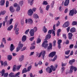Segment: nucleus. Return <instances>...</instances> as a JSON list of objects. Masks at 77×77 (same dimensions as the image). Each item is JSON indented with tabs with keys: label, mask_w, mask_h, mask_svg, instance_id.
<instances>
[{
	"label": "nucleus",
	"mask_w": 77,
	"mask_h": 77,
	"mask_svg": "<svg viewBox=\"0 0 77 77\" xmlns=\"http://www.w3.org/2000/svg\"><path fill=\"white\" fill-rule=\"evenodd\" d=\"M52 70L53 71H56V68L53 65L51 66L50 68V67H48L46 69V71L47 72H48V73H51L52 72Z\"/></svg>",
	"instance_id": "f257e3e1"
},
{
	"label": "nucleus",
	"mask_w": 77,
	"mask_h": 77,
	"mask_svg": "<svg viewBox=\"0 0 77 77\" xmlns=\"http://www.w3.org/2000/svg\"><path fill=\"white\" fill-rule=\"evenodd\" d=\"M37 31V27H34V29H31L29 31L31 36H33L35 35V31Z\"/></svg>",
	"instance_id": "f03ea898"
},
{
	"label": "nucleus",
	"mask_w": 77,
	"mask_h": 77,
	"mask_svg": "<svg viewBox=\"0 0 77 77\" xmlns=\"http://www.w3.org/2000/svg\"><path fill=\"white\" fill-rule=\"evenodd\" d=\"M48 43V41H45L42 44V46L43 47H44L45 49L47 48V47L48 45L49 44Z\"/></svg>",
	"instance_id": "7ed1b4c3"
},
{
	"label": "nucleus",
	"mask_w": 77,
	"mask_h": 77,
	"mask_svg": "<svg viewBox=\"0 0 77 77\" xmlns=\"http://www.w3.org/2000/svg\"><path fill=\"white\" fill-rule=\"evenodd\" d=\"M73 69H74V71L75 72L77 71V68L75 67H74L73 66H70V70L69 71L70 73H72V72H73Z\"/></svg>",
	"instance_id": "20e7f679"
},
{
	"label": "nucleus",
	"mask_w": 77,
	"mask_h": 77,
	"mask_svg": "<svg viewBox=\"0 0 77 77\" xmlns=\"http://www.w3.org/2000/svg\"><path fill=\"white\" fill-rule=\"evenodd\" d=\"M45 51H42L41 53H40L39 54V55L38 57H41V56L42 54V58H43V59H44V57L45 56Z\"/></svg>",
	"instance_id": "39448f33"
},
{
	"label": "nucleus",
	"mask_w": 77,
	"mask_h": 77,
	"mask_svg": "<svg viewBox=\"0 0 77 77\" xmlns=\"http://www.w3.org/2000/svg\"><path fill=\"white\" fill-rule=\"evenodd\" d=\"M27 22H28V24H32L33 23V20L31 18H29L27 20V19H26L25 20V23L26 24H27Z\"/></svg>",
	"instance_id": "423d86ee"
},
{
	"label": "nucleus",
	"mask_w": 77,
	"mask_h": 77,
	"mask_svg": "<svg viewBox=\"0 0 77 77\" xmlns=\"http://www.w3.org/2000/svg\"><path fill=\"white\" fill-rule=\"evenodd\" d=\"M33 14V11L32 9H30L28 12V15L29 16H32Z\"/></svg>",
	"instance_id": "0eeeda50"
},
{
	"label": "nucleus",
	"mask_w": 77,
	"mask_h": 77,
	"mask_svg": "<svg viewBox=\"0 0 77 77\" xmlns=\"http://www.w3.org/2000/svg\"><path fill=\"white\" fill-rule=\"evenodd\" d=\"M56 52L55 51L51 52L49 55V57H54V56L56 55Z\"/></svg>",
	"instance_id": "6e6552de"
},
{
	"label": "nucleus",
	"mask_w": 77,
	"mask_h": 77,
	"mask_svg": "<svg viewBox=\"0 0 77 77\" xmlns=\"http://www.w3.org/2000/svg\"><path fill=\"white\" fill-rule=\"evenodd\" d=\"M74 9H73L70 11L69 15L72 17L74 15Z\"/></svg>",
	"instance_id": "1a4fd4ad"
},
{
	"label": "nucleus",
	"mask_w": 77,
	"mask_h": 77,
	"mask_svg": "<svg viewBox=\"0 0 77 77\" xmlns=\"http://www.w3.org/2000/svg\"><path fill=\"white\" fill-rule=\"evenodd\" d=\"M69 21H67L65 23L63 26V27L65 28V27H68V26H69Z\"/></svg>",
	"instance_id": "9d476101"
},
{
	"label": "nucleus",
	"mask_w": 77,
	"mask_h": 77,
	"mask_svg": "<svg viewBox=\"0 0 77 77\" xmlns=\"http://www.w3.org/2000/svg\"><path fill=\"white\" fill-rule=\"evenodd\" d=\"M50 38H51V35L48 34L46 36L45 39L44 40V41H47L48 39H49Z\"/></svg>",
	"instance_id": "9b49d317"
},
{
	"label": "nucleus",
	"mask_w": 77,
	"mask_h": 77,
	"mask_svg": "<svg viewBox=\"0 0 77 77\" xmlns=\"http://www.w3.org/2000/svg\"><path fill=\"white\" fill-rule=\"evenodd\" d=\"M52 43H49V46H48L47 48V49L48 50H52Z\"/></svg>",
	"instance_id": "f8f14e48"
},
{
	"label": "nucleus",
	"mask_w": 77,
	"mask_h": 77,
	"mask_svg": "<svg viewBox=\"0 0 77 77\" xmlns=\"http://www.w3.org/2000/svg\"><path fill=\"white\" fill-rule=\"evenodd\" d=\"M69 3V0H66L64 3V5L65 6H68Z\"/></svg>",
	"instance_id": "ddd939ff"
},
{
	"label": "nucleus",
	"mask_w": 77,
	"mask_h": 77,
	"mask_svg": "<svg viewBox=\"0 0 77 77\" xmlns=\"http://www.w3.org/2000/svg\"><path fill=\"white\" fill-rule=\"evenodd\" d=\"M33 2L34 0H28V4H30L31 6H32L33 4Z\"/></svg>",
	"instance_id": "4468645a"
},
{
	"label": "nucleus",
	"mask_w": 77,
	"mask_h": 77,
	"mask_svg": "<svg viewBox=\"0 0 77 77\" xmlns=\"http://www.w3.org/2000/svg\"><path fill=\"white\" fill-rule=\"evenodd\" d=\"M68 35L69 39H72V37L73 36L71 32H69L68 34Z\"/></svg>",
	"instance_id": "2eb2a0df"
},
{
	"label": "nucleus",
	"mask_w": 77,
	"mask_h": 77,
	"mask_svg": "<svg viewBox=\"0 0 77 77\" xmlns=\"http://www.w3.org/2000/svg\"><path fill=\"white\" fill-rule=\"evenodd\" d=\"M10 51L11 52L15 49V48L14 47V45L13 44H11V47L10 48Z\"/></svg>",
	"instance_id": "dca6fc26"
},
{
	"label": "nucleus",
	"mask_w": 77,
	"mask_h": 77,
	"mask_svg": "<svg viewBox=\"0 0 77 77\" xmlns=\"http://www.w3.org/2000/svg\"><path fill=\"white\" fill-rule=\"evenodd\" d=\"M6 13V11L5 10L3 11H1L0 12V16H1L2 15H5Z\"/></svg>",
	"instance_id": "f3484780"
},
{
	"label": "nucleus",
	"mask_w": 77,
	"mask_h": 77,
	"mask_svg": "<svg viewBox=\"0 0 77 77\" xmlns=\"http://www.w3.org/2000/svg\"><path fill=\"white\" fill-rule=\"evenodd\" d=\"M9 10L11 13H13V12L15 11V9L14 8V7L12 6L10 7Z\"/></svg>",
	"instance_id": "a211bd4d"
},
{
	"label": "nucleus",
	"mask_w": 77,
	"mask_h": 77,
	"mask_svg": "<svg viewBox=\"0 0 77 77\" xmlns=\"http://www.w3.org/2000/svg\"><path fill=\"white\" fill-rule=\"evenodd\" d=\"M75 60L73 59L72 60H70L69 61V63L70 64V65H72L73 64V63L74 62H75Z\"/></svg>",
	"instance_id": "6ab92c4d"
},
{
	"label": "nucleus",
	"mask_w": 77,
	"mask_h": 77,
	"mask_svg": "<svg viewBox=\"0 0 77 77\" xmlns=\"http://www.w3.org/2000/svg\"><path fill=\"white\" fill-rule=\"evenodd\" d=\"M26 38H27L26 37V35H24L23 36L22 39L23 42H24L25 41H26Z\"/></svg>",
	"instance_id": "aec40b11"
},
{
	"label": "nucleus",
	"mask_w": 77,
	"mask_h": 77,
	"mask_svg": "<svg viewBox=\"0 0 77 77\" xmlns=\"http://www.w3.org/2000/svg\"><path fill=\"white\" fill-rule=\"evenodd\" d=\"M70 32L71 33H74V32H75V28L74 27L71 28Z\"/></svg>",
	"instance_id": "412c9836"
},
{
	"label": "nucleus",
	"mask_w": 77,
	"mask_h": 77,
	"mask_svg": "<svg viewBox=\"0 0 77 77\" xmlns=\"http://www.w3.org/2000/svg\"><path fill=\"white\" fill-rule=\"evenodd\" d=\"M5 0H2L0 2V5L1 6H4V5H5Z\"/></svg>",
	"instance_id": "4be33fe9"
},
{
	"label": "nucleus",
	"mask_w": 77,
	"mask_h": 77,
	"mask_svg": "<svg viewBox=\"0 0 77 77\" xmlns=\"http://www.w3.org/2000/svg\"><path fill=\"white\" fill-rule=\"evenodd\" d=\"M8 59V60H11L12 59V55H8L7 56Z\"/></svg>",
	"instance_id": "5701e85b"
},
{
	"label": "nucleus",
	"mask_w": 77,
	"mask_h": 77,
	"mask_svg": "<svg viewBox=\"0 0 77 77\" xmlns=\"http://www.w3.org/2000/svg\"><path fill=\"white\" fill-rule=\"evenodd\" d=\"M0 73L2 74V76H3L5 73V70L4 69H2V70L0 72Z\"/></svg>",
	"instance_id": "b1692460"
},
{
	"label": "nucleus",
	"mask_w": 77,
	"mask_h": 77,
	"mask_svg": "<svg viewBox=\"0 0 77 77\" xmlns=\"http://www.w3.org/2000/svg\"><path fill=\"white\" fill-rule=\"evenodd\" d=\"M13 28V26L11 25L9 27H8V28L7 29L8 30V31H11L12 29Z\"/></svg>",
	"instance_id": "393cba45"
},
{
	"label": "nucleus",
	"mask_w": 77,
	"mask_h": 77,
	"mask_svg": "<svg viewBox=\"0 0 77 77\" xmlns=\"http://www.w3.org/2000/svg\"><path fill=\"white\" fill-rule=\"evenodd\" d=\"M57 55H55L53 59H51L52 61V62H54V61L56 60V59H57Z\"/></svg>",
	"instance_id": "a878e982"
},
{
	"label": "nucleus",
	"mask_w": 77,
	"mask_h": 77,
	"mask_svg": "<svg viewBox=\"0 0 77 77\" xmlns=\"http://www.w3.org/2000/svg\"><path fill=\"white\" fill-rule=\"evenodd\" d=\"M28 72L27 71V70L26 68H25L23 69V70H22V74H23V73H25L26 72Z\"/></svg>",
	"instance_id": "bb28decb"
},
{
	"label": "nucleus",
	"mask_w": 77,
	"mask_h": 77,
	"mask_svg": "<svg viewBox=\"0 0 77 77\" xmlns=\"http://www.w3.org/2000/svg\"><path fill=\"white\" fill-rule=\"evenodd\" d=\"M9 77H15V75H14V73H11L8 75Z\"/></svg>",
	"instance_id": "cd10ccee"
},
{
	"label": "nucleus",
	"mask_w": 77,
	"mask_h": 77,
	"mask_svg": "<svg viewBox=\"0 0 77 77\" xmlns=\"http://www.w3.org/2000/svg\"><path fill=\"white\" fill-rule=\"evenodd\" d=\"M43 29L44 33L47 32V29L45 28V26H44Z\"/></svg>",
	"instance_id": "c85d7f7f"
},
{
	"label": "nucleus",
	"mask_w": 77,
	"mask_h": 77,
	"mask_svg": "<svg viewBox=\"0 0 77 77\" xmlns=\"http://www.w3.org/2000/svg\"><path fill=\"white\" fill-rule=\"evenodd\" d=\"M23 45H24L23 44H18V47L21 49L23 48Z\"/></svg>",
	"instance_id": "c756f323"
},
{
	"label": "nucleus",
	"mask_w": 77,
	"mask_h": 77,
	"mask_svg": "<svg viewBox=\"0 0 77 77\" xmlns=\"http://www.w3.org/2000/svg\"><path fill=\"white\" fill-rule=\"evenodd\" d=\"M32 65H30V66H29L28 67L27 69V71L29 72L30 71V70L32 69Z\"/></svg>",
	"instance_id": "7c9ffc66"
},
{
	"label": "nucleus",
	"mask_w": 77,
	"mask_h": 77,
	"mask_svg": "<svg viewBox=\"0 0 77 77\" xmlns=\"http://www.w3.org/2000/svg\"><path fill=\"white\" fill-rule=\"evenodd\" d=\"M33 16L35 18H39V16L38 15V14H34Z\"/></svg>",
	"instance_id": "2f4dec72"
},
{
	"label": "nucleus",
	"mask_w": 77,
	"mask_h": 77,
	"mask_svg": "<svg viewBox=\"0 0 77 77\" xmlns=\"http://www.w3.org/2000/svg\"><path fill=\"white\" fill-rule=\"evenodd\" d=\"M18 31H19V28H17L15 32V33L16 35H18L19 34V32H18Z\"/></svg>",
	"instance_id": "473e14b6"
},
{
	"label": "nucleus",
	"mask_w": 77,
	"mask_h": 77,
	"mask_svg": "<svg viewBox=\"0 0 77 77\" xmlns=\"http://www.w3.org/2000/svg\"><path fill=\"white\" fill-rule=\"evenodd\" d=\"M70 52V50H68L66 51V52H65V54L66 55H68L69 54V53Z\"/></svg>",
	"instance_id": "72a5a7b5"
},
{
	"label": "nucleus",
	"mask_w": 77,
	"mask_h": 77,
	"mask_svg": "<svg viewBox=\"0 0 77 77\" xmlns=\"http://www.w3.org/2000/svg\"><path fill=\"white\" fill-rule=\"evenodd\" d=\"M16 68H17V66L16 65H14V66L13 68V71H15V70H16Z\"/></svg>",
	"instance_id": "f704fd0d"
},
{
	"label": "nucleus",
	"mask_w": 77,
	"mask_h": 77,
	"mask_svg": "<svg viewBox=\"0 0 77 77\" xmlns=\"http://www.w3.org/2000/svg\"><path fill=\"white\" fill-rule=\"evenodd\" d=\"M43 5H48V3L47 2L45 1H44L43 3H42Z\"/></svg>",
	"instance_id": "c9c22d12"
},
{
	"label": "nucleus",
	"mask_w": 77,
	"mask_h": 77,
	"mask_svg": "<svg viewBox=\"0 0 77 77\" xmlns=\"http://www.w3.org/2000/svg\"><path fill=\"white\" fill-rule=\"evenodd\" d=\"M35 48V46L34 45H31V46L30 48L31 50H34Z\"/></svg>",
	"instance_id": "e433bc0d"
},
{
	"label": "nucleus",
	"mask_w": 77,
	"mask_h": 77,
	"mask_svg": "<svg viewBox=\"0 0 77 77\" xmlns=\"http://www.w3.org/2000/svg\"><path fill=\"white\" fill-rule=\"evenodd\" d=\"M20 10V6L19 5L17 7V8H16V11H17V12H19Z\"/></svg>",
	"instance_id": "4c0bfd02"
},
{
	"label": "nucleus",
	"mask_w": 77,
	"mask_h": 77,
	"mask_svg": "<svg viewBox=\"0 0 77 77\" xmlns=\"http://www.w3.org/2000/svg\"><path fill=\"white\" fill-rule=\"evenodd\" d=\"M8 16H6L5 19V23H6L8 21Z\"/></svg>",
	"instance_id": "58836bf2"
},
{
	"label": "nucleus",
	"mask_w": 77,
	"mask_h": 77,
	"mask_svg": "<svg viewBox=\"0 0 77 77\" xmlns=\"http://www.w3.org/2000/svg\"><path fill=\"white\" fill-rule=\"evenodd\" d=\"M72 26H75L77 24V22L76 21H73L72 22Z\"/></svg>",
	"instance_id": "ea45409f"
},
{
	"label": "nucleus",
	"mask_w": 77,
	"mask_h": 77,
	"mask_svg": "<svg viewBox=\"0 0 77 77\" xmlns=\"http://www.w3.org/2000/svg\"><path fill=\"white\" fill-rule=\"evenodd\" d=\"M41 42V40L40 38H38L37 41V44H39V43H40Z\"/></svg>",
	"instance_id": "a19ab883"
},
{
	"label": "nucleus",
	"mask_w": 77,
	"mask_h": 77,
	"mask_svg": "<svg viewBox=\"0 0 77 77\" xmlns=\"http://www.w3.org/2000/svg\"><path fill=\"white\" fill-rule=\"evenodd\" d=\"M54 1H53L51 4V8H53V6H54Z\"/></svg>",
	"instance_id": "79ce46f5"
},
{
	"label": "nucleus",
	"mask_w": 77,
	"mask_h": 77,
	"mask_svg": "<svg viewBox=\"0 0 77 77\" xmlns=\"http://www.w3.org/2000/svg\"><path fill=\"white\" fill-rule=\"evenodd\" d=\"M6 8H8L9 6V1H7L6 2Z\"/></svg>",
	"instance_id": "37998d69"
},
{
	"label": "nucleus",
	"mask_w": 77,
	"mask_h": 77,
	"mask_svg": "<svg viewBox=\"0 0 77 77\" xmlns=\"http://www.w3.org/2000/svg\"><path fill=\"white\" fill-rule=\"evenodd\" d=\"M39 11H40V12L41 14H43V10L42 9V8L41 7H40L39 9Z\"/></svg>",
	"instance_id": "c03bdc74"
},
{
	"label": "nucleus",
	"mask_w": 77,
	"mask_h": 77,
	"mask_svg": "<svg viewBox=\"0 0 77 77\" xmlns=\"http://www.w3.org/2000/svg\"><path fill=\"white\" fill-rule=\"evenodd\" d=\"M39 11H40V12L41 14H43V10L42 9V8L41 7H40L39 9Z\"/></svg>",
	"instance_id": "a18cd8bd"
},
{
	"label": "nucleus",
	"mask_w": 77,
	"mask_h": 77,
	"mask_svg": "<svg viewBox=\"0 0 77 77\" xmlns=\"http://www.w3.org/2000/svg\"><path fill=\"white\" fill-rule=\"evenodd\" d=\"M56 40H54L53 42V47H55L56 46Z\"/></svg>",
	"instance_id": "49530a36"
},
{
	"label": "nucleus",
	"mask_w": 77,
	"mask_h": 77,
	"mask_svg": "<svg viewBox=\"0 0 77 77\" xmlns=\"http://www.w3.org/2000/svg\"><path fill=\"white\" fill-rule=\"evenodd\" d=\"M19 4L20 6H22V5H23V1H20L19 2Z\"/></svg>",
	"instance_id": "de8ad7c7"
},
{
	"label": "nucleus",
	"mask_w": 77,
	"mask_h": 77,
	"mask_svg": "<svg viewBox=\"0 0 77 77\" xmlns=\"http://www.w3.org/2000/svg\"><path fill=\"white\" fill-rule=\"evenodd\" d=\"M17 23H15L14 30H14H16V29H17Z\"/></svg>",
	"instance_id": "09e8293b"
},
{
	"label": "nucleus",
	"mask_w": 77,
	"mask_h": 77,
	"mask_svg": "<svg viewBox=\"0 0 77 77\" xmlns=\"http://www.w3.org/2000/svg\"><path fill=\"white\" fill-rule=\"evenodd\" d=\"M12 21H13V18H11L10 20L9 24H11L12 23Z\"/></svg>",
	"instance_id": "8fccbe9b"
},
{
	"label": "nucleus",
	"mask_w": 77,
	"mask_h": 77,
	"mask_svg": "<svg viewBox=\"0 0 77 77\" xmlns=\"http://www.w3.org/2000/svg\"><path fill=\"white\" fill-rule=\"evenodd\" d=\"M4 66H8V63H7V61H5L4 63Z\"/></svg>",
	"instance_id": "3c124183"
},
{
	"label": "nucleus",
	"mask_w": 77,
	"mask_h": 77,
	"mask_svg": "<svg viewBox=\"0 0 77 77\" xmlns=\"http://www.w3.org/2000/svg\"><path fill=\"white\" fill-rule=\"evenodd\" d=\"M49 8H50V5H47L46 7V11H48Z\"/></svg>",
	"instance_id": "603ef678"
},
{
	"label": "nucleus",
	"mask_w": 77,
	"mask_h": 77,
	"mask_svg": "<svg viewBox=\"0 0 77 77\" xmlns=\"http://www.w3.org/2000/svg\"><path fill=\"white\" fill-rule=\"evenodd\" d=\"M63 38H65V39H66V34H64L63 35Z\"/></svg>",
	"instance_id": "864d4df0"
},
{
	"label": "nucleus",
	"mask_w": 77,
	"mask_h": 77,
	"mask_svg": "<svg viewBox=\"0 0 77 77\" xmlns=\"http://www.w3.org/2000/svg\"><path fill=\"white\" fill-rule=\"evenodd\" d=\"M8 73H6L4 75V77H8Z\"/></svg>",
	"instance_id": "5fc2aeb1"
},
{
	"label": "nucleus",
	"mask_w": 77,
	"mask_h": 77,
	"mask_svg": "<svg viewBox=\"0 0 77 77\" xmlns=\"http://www.w3.org/2000/svg\"><path fill=\"white\" fill-rule=\"evenodd\" d=\"M20 72H17L15 75H14L15 77L18 76L19 75H20Z\"/></svg>",
	"instance_id": "6e6d98bb"
},
{
	"label": "nucleus",
	"mask_w": 77,
	"mask_h": 77,
	"mask_svg": "<svg viewBox=\"0 0 77 77\" xmlns=\"http://www.w3.org/2000/svg\"><path fill=\"white\" fill-rule=\"evenodd\" d=\"M20 49H20V48L17 47V49H16V52H18L20 50Z\"/></svg>",
	"instance_id": "4d7b16f0"
},
{
	"label": "nucleus",
	"mask_w": 77,
	"mask_h": 77,
	"mask_svg": "<svg viewBox=\"0 0 77 77\" xmlns=\"http://www.w3.org/2000/svg\"><path fill=\"white\" fill-rule=\"evenodd\" d=\"M61 65L62 66H65L66 65V63H63V62H62Z\"/></svg>",
	"instance_id": "13d9d810"
},
{
	"label": "nucleus",
	"mask_w": 77,
	"mask_h": 77,
	"mask_svg": "<svg viewBox=\"0 0 77 77\" xmlns=\"http://www.w3.org/2000/svg\"><path fill=\"white\" fill-rule=\"evenodd\" d=\"M74 47V45L73 44H71L69 46V48L71 49L73 47Z\"/></svg>",
	"instance_id": "bf43d9fd"
},
{
	"label": "nucleus",
	"mask_w": 77,
	"mask_h": 77,
	"mask_svg": "<svg viewBox=\"0 0 77 77\" xmlns=\"http://www.w3.org/2000/svg\"><path fill=\"white\" fill-rule=\"evenodd\" d=\"M62 42V40H59L58 41L57 44H60V43Z\"/></svg>",
	"instance_id": "052dcab7"
},
{
	"label": "nucleus",
	"mask_w": 77,
	"mask_h": 77,
	"mask_svg": "<svg viewBox=\"0 0 77 77\" xmlns=\"http://www.w3.org/2000/svg\"><path fill=\"white\" fill-rule=\"evenodd\" d=\"M4 45H3V42L1 43V44L0 45V48H4Z\"/></svg>",
	"instance_id": "680f3d73"
},
{
	"label": "nucleus",
	"mask_w": 77,
	"mask_h": 77,
	"mask_svg": "<svg viewBox=\"0 0 77 77\" xmlns=\"http://www.w3.org/2000/svg\"><path fill=\"white\" fill-rule=\"evenodd\" d=\"M2 42H4L5 43V44H6V40H5V38H4L2 40Z\"/></svg>",
	"instance_id": "e2e57ef3"
},
{
	"label": "nucleus",
	"mask_w": 77,
	"mask_h": 77,
	"mask_svg": "<svg viewBox=\"0 0 77 77\" xmlns=\"http://www.w3.org/2000/svg\"><path fill=\"white\" fill-rule=\"evenodd\" d=\"M29 32V29H28L25 31V34H26V35H27V34H28V32Z\"/></svg>",
	"instance_id": "0e129e2a"
},
{
	"label": "nucleus",
	"mask_w": 77,
	"mask_h": 77,
	"mask_svg": "<svg viewBox=\"0 0 77 77\" xmlns=\"http://www.w3.org/2000/svg\"><path fill=\"white\" fill-rule=\"evenodd\" d=\"M69 30H70V27L69 26L66 29L67 33H68L69 32Z\"/></svg>",
	"instance_id": "69168bd1"
},
{
	"label": "nucleus",
	"mask_w": 77,
	"mask_h": 77,
	"mask_svg": "<svg viewBox=\"0 0 77 77\" xmlns=\"http://www.w3.org/2000/svg\"><path fill=\"white\" fill-rule=\"evenodd\" d=\"M52 31H53V29L49 30L48 31V33H49L50 34L52 33Z\"/></svg>",
	"instance_id": "338daca9"
},
{
	"label": "nucleus",
	"mask_w": 77,
	"mask_h": 77,
	"mask_svg": "<svg viewBox=\"0 0 77 77\" xmlns=\"http://www.w3.org/2000/svg\"><path fill=\"white\" fill-rule=\"evenodd\" d=\"M66 41L65 42V44H68L69 43V40H66Z\"/></svg>",
	"instance_id": "774afa93"
}]
</instances>
